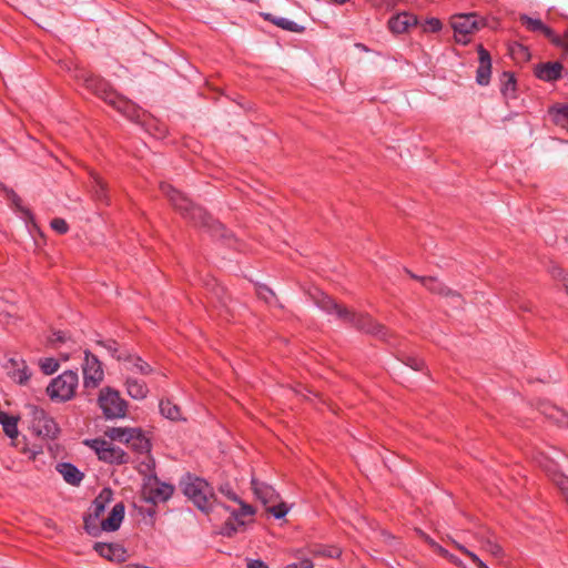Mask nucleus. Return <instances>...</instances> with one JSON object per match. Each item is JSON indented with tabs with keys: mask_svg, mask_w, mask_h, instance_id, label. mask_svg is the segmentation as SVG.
<instances>
[{
	"mask_svg": "<svg viewBox=\"0 0 568 568\" xmlns=\"http://www.w3.org/2000/svg\"><path fill=\"white\" fill-rule=\"evenodd\" d=\"M18 199L17 194H13V201L16 202Z\"/></svg>",
	"mask_w": 568,
	"mask_h": 568,
	"instance_id": "51",
	"label": "nucleus"
},
{
	"mask_svg": "<svg viewBox=\"0 0 568 568\" xmlns=\"http://www.w3.org/2000/svg\"><path fill=\"white\" fill-rule=\"evenodd\" d=\"M251 485L254 494L263 504H272L277 500L278 495L271 485L255 478H252Z\"/></svg>",
	"mask_w": 568,
	"mask_h": 568,
	"instance_id": "23",
	"label": "nucleus"
},
{
	"mask_svg": "<svg viewBox=\"0 0 568 568\" xmlns=\"http://www.w3.org/2000/svg\"><path fill=\"white\" fill-rule=\"evenodd\" d=\"M562 69L558 61L539 63L535 67V75L542 81H556L561 78Z\"/></svg>",
	"mask_w": 568,
	"mask_h": 568,
	"instance_id": "19",
	"label": "nucleus"
},
{
	"mask_svg": "<svg viewBox=\"0 0 568 568\" xmlns=\"http://www.w3.org/2000/svg\"><path fill=\"white\" fill-rule=\"evenodd\" d=\"M265 19L272 21L275 26L282 28L283 30L298 33L304 31V27L298 26L296 22L288 20L286 18H275L272 17V14L266 13Z\"/></svg>",
	"mask_w": 568,
	"mask_h": 568,
	"instance_id": "31",
	"label": "nucleus"
},
{
	"mask_svg": "<svg viewBox=\"0 0 568 568\" xmlns=\"http://www.w3.org/2000/svg\"><path fill=\"white\" fill-rule=\"evenodd\" d=\"M454 546L465 554L478 568H489L475 552L470 551L464 545L453 540Z\"/></svg>",
	"mask_w": 568,
	"mask_h": 568,
	"instance_id": "36",
	"label": "nucleus"
},
{
	"mask_svg": "<svg viewBox=\"0 0 568 568\" xmlns=\"http://www.w3.org/2000/svg\"><path fill=\"white\" fill-rule=\"evenodd\" d=\"M479 67L476 80L480 85H486L490 80L491 62L489 52L483 45L478 47Z\"/></svg>",
	"mask_w": 568,
	"mask_h": 568,
	"instance_id": "22",
	"label": "nucleus"
},
{
	"mask_svg": "<svg viewBox=\"0 0 568 568\" xmlns=\"http://www.w3.org/2000/svg\"><path fill=\"white\" fill-rule=\"evenodd\" d=\"M98 404L106 419L123 418L126 415L128 403L120 393L111 387L100 390Z\"/></svg>",
	"mask_w": 568,
	"mask_h": 568,
	"instance_id": "7",
	"label": "nucleus"
},
{
	"mask_svg": "<svg viewBox=\"0 0 568 568\" xmlns=\"http://www.w3.org/2000/svg\"><path fill=\"white\" fill-rule=\"evenodd\" d=\"M95 551L103 558L111 561H123L125 559V549L118 544L97 542Z\"/></svg>",
	"mask_w": 568,
	"mask_h": 568,
	"instance_id": "21",
	"label": "nucleus"
},
{
	"mask_svg": "<svg viewBox=\"0 0 568 568\" xmlns=\"http://www.w3.org/2000/svg\"><path fill=\"white\" fill-rule=\"evenodd\" d=\"M85 445L94 450L100 460L110 464H123L126 462L125 453L120 447L114 446L111 442L95 438L85 440Z\"/></svg>",
	"mask_w": 568,
	"mask_h": 568,
	"instance_id": "10",
	"label": "nucleus"
},
{
	"mask_svg": "<svg viewBox=\"0 0 568 568\" xmlns=\"http://www.w3.org/2000/svg\"><path fill=\"white\" fill-rule=\"evenodd\" d=\"M454 546L465 554L478 568H489L475 552L470 551L464 545L453 540Z\"/></svg>",
	"mask_w": 568,
	"mask_h": 568,
	"instance_id": "35",
	"label": "nucleus"
},
{
	"mask_svg": "<svg viewBox=\"0 0 568 568\" xmlns=\"http://www.w3.org/2000/svg\"><path fill=\"white\" fill-rule=\"evenodd\" d=\"M562 282H564L566 293L568 294V275L562 276Z\"/></svg>",
	"mask_w": 568,
	"mask_h": 568,
	"instance_id": "50",
	"label": "nucleus"
},
{
	"mask_svg": "<svg viewBox=\"0 0 568 568\" xmlns=\"http://www.w3.org/2000/svg\"><path fill=\"white\" fill-rule=\"evenodd\" d=\"M554 122L568 130V104L552 108L550 110Z\"/></svg>",
	"mask_w": 568,
	"mask_h": 568,
	"instance_id": "32",
	"label": "nucleus"
},
{
	"mask_svg": "<svg viewBox=\"0 0 568 568\" xmlns=\"http://www.w3.org/2000/svg\"><path fill=\"white\" fill-rule=\"evenodd\" d=\"M50 225H51L52 230H54L59 234H64L69 230L68 223L63 219H60V217L53 219L50 222Z\"/></svg>",
	"mask_w": 568,
	"mask_h": 568,
	"instance_id": "40",
	"label": "nucleus"
},
{
	"mask_svg": "<svg viewBox=\"0 0 568 568\" xmlns=\"http://www.w3.org/2000/svg\"><path fill=\"white\" fill-rule=\"evenodd\" d=\"M31 429L43 438H54L59 433L58 425L53 418L43 409L37 407L32 409Z\"/></svg>",
	"mask_w": 568,
	"mask_h": 568,
	"instance_id": "12",
	"label": "nucleus"
},
{
	"mask_svg": "<svg viewBox=\"0 0 568 568\" xmlns=\"http://www.w3.org/2000/svg\"><path fill=\"white\" fill-rule=\"evenodd\" d=\"M412 277L419 280L423 286L426 287L429 292L452 298L455 306L460 305L462 296L458 293L453 292L450 288L446 287L436 277H418L414 274H412Z\"/></svg>",
	"mask_w": 568,
	"mask_h": 568,
	"instance_id": "15",
	"label": "nucleus"
},
{
	"mask_svg": "<svg viewBox=\"0 0 568 568\" xmlns=\"http://www.w3.org/2000/svg\"><path fill=\"white\" fill-rule=\"evenodd\" d=\"M67 341H68L67 334L61 331L54 332L52 335V338H51L52 343H57V342L65 343Z\"/></svg>",
	"mask_w": 568,
	"mask_h": 568,
	"instance_id": "45",
	"label": "nucleus"
},
{
	"mask_svg": "<svg viewBox=\"0 0 568 568\" xmlns=\"http://www.w3.org/2000/svg\"><path fill=\"white\" fill-rule=\"evenodd\" d=\"M315 304L328 314H335L337 318L349 323L361 331L378 336L382 339L388 338V331L372 317L364 314H356L345 307L338 305L333 298L325 293L317 291L313 296Z\"/></svg>",
	"mask_w": 568,
	"mask_h": 568,
	"instance_id": "1",
	"label": "nucleus"
},
{
	"mask_svg": "<svg viewBox=\"0 0 568 568\" xmlns=\"http://www.w3.org/2000/svg\"><path fill=\"white\" fill-rule=\"evenodd\" d=\"M427 541L429 542V545L440 555L443 556L444 558H446L448 561H450L452 564L458 566V567H463L464 568V564L463 561L456 557L455 555L450 554L448 550H446L445 548H443L442 546H439L438 544H436L434 540L427 538Z\"/></svg>",
	"mask_w": 568,
	"mask_h": 568,
	"instance_id": "33",
	"label": "nucleus"
},
{
	"mask_svg": "<svg viewBox=\"0 0 568 568\" xmlns=\"http://www.w3.org/2000/svg\"><path fill=\"white\" fill-rule=\"evenodd\" d=\"M113 493L110 488H103L93 500L90 507L89 516L84 517V528L91 532L92 521L100 518L104 513L105 507L112 501Z\"/></svg>",
	"mask_w": 568,
	"mask_h": 568,
	"instance_id": "14",
	"label": "nucleus"
},
{
	"mask_svg": "<svg viewBox=\"0 0 568 568\" xmlns=\"http://www.w3.org/2000/svg\"><path fill=\"white\" fill-rule=\"evenodd\" d=\"M98 344L104 347L112 357L121 359V355L119 354V345L115 341H98Z\"/></svg>",
	"mask_w": 568,
	"mask_h": 568,
	"instance_id": "38",
	"label": "nucleus"
},
{
	"mask_svg": "<svg viewBox=\"0 0 568 568\" xmlns=\"http://www.w3.org/2000/svg\"><path fill=\"white\" fill-rule=\"evenodd\" d=\"M174 491L170 484L161 481L156 476H148L142 485V497L145 501L158 504L169 500Z\"/></svg>",
	"mask_w": 568,
	"mask_h": 568,
	"instance_id": "9",
	"label": "nucleus"
},
{
	"mask_svg": "<svg viewBox=\"0 0 568 568\" xmlns=\"http://www.w3.org/2000/svg\"><path fill=\"white\" fill-rule=\"evenodd\" d=\"M78 385V373L65 371L50 382L47 387V394L54 402H67L75 395Z\"/></svg>",
	"mask_w": 568,
	"mask_h": 568,
	"instance_id": "6",
	"label": "nucleus"
},
{
	"mask_svg": "<svg viewBox=\"0 0 568 568\" xmlns=\"http://www.w3.org/2000/svg\"><path fill=\"white\" fill-rule=\"evenodd\" d=\"M108 436L112 440H118L130 445L139 453H148L151 449L149 438L142 433L140 428L128 427H113L108 432Z\"/></svg>",
	"mask_w": 568,
	"mask_h": 568,
	"instance_id": "8",
	"label": "nucleus"
},
{
	"mask_svg": "<svg viewBox=\"0 0 568 568\" xmlns=\"http://www.w3.org/2000/svg\"><path fill=\"white\" fill-rule=\"evenodd\" d=\"M552 480L556 486L560 489L568 504V478L562 474H554Z\"/></svg>",
	"mask_w": 568,
	"mask_h": 568,
	"instance_id": "37",
	"label": "nucleus"
},
{
	"mask_svg": "<svg viewBox=\"0 0 568 568\" xmlns=\"http://www.w3.org/2000/svg\"><path fill=\"white\" fill-rule=\"evenodd\" d=\"M240 509H230V507H225L220 505L221 508L230 513V517L227 518L224 527L223 534L226 536H231L233 532H236L239 527H242L246 524V518L252 517L254 515V509L252 506L239 500Z\"/></svg>",
	"mask_w": 568,
	"mask_h": 568,
	"instance_id": "13",
	"label": "nucleus"
},
{
	"mask_svg": "<svg viewBox=\"0 0 568 568\" xmlns=\"http://www.w3.org/2000/svg\"><path fill=\"white\" fill-rule=\"evenodd\" d=\"M75 78L88 90L112 105L124 116L131 120H134L138 116V110L135 105L131 101L116 94L103 79L92 75L87 71H79L75 74Z\"/></svg>",
	"mask_w": 568,
	"mask_h": 568,
	"instance_id": "2",
	"label": "nucleus"
},
{
	"mask_svg": "<svg viewBox=\"0 0 568 568\" xmlns=\"http://www.w3.org/2000/svg\"><path fill=\"white\" fill-rule=\"evenodd\" d=\"M124 385L128 395L135 400H142L149 394V388L145 382L133 376L128 375L125 377Z\"/></svg>",
	"mask_w": 568,
	"mask_h": 568,
	"instance_id": "24",
	"label": "nucleus"
},
{
	"mask_svg": "<svg viewBox=\"0 0 568 568\" xmlns=\"http://www.w3.org/2000/svg\"><path fill=\"white\" fill-rule=\"evenodd\" d=\"M160 187L172 205L180 211L185 219L191 220L195 225L207 227L214 234H219L223 229L222 225L214 221L202 207L194 205L171 184L162 183Z\"/></svg>",
	"mask_w": 568,
	"mask_h": 568,
	"instance_id": "3",
	"label": "nucleus"
},
{
	"mask_svg": "<svg viewBox=\"0 0 568 568\" xmlns=\"http://www.w3.org/2000/svg\"><path fill=\"white\" fill-rule=\"evenodd\" d=\"M184 495L203 513L210 514L220 507L210 484L199 477L187 475L182 481Z\"/></svg>",
	"mask_w": 568,
	"mask_h": 568,
	"instance_id": "4",
	"label": "nucleus"
},
{
	"mask_svg": "<svg viewBox=\"0 0 568 568\" xmlns=\"http://www.w3.org/2000/svg\"><path fill=\"white\" fill-rule=\"evenodd\" d=\"M508 90H511V91H514V90H515V80H514V78H513V77H510V75L508 77V81H507V83L505 84V89H504V91L506 92V91H508Z\"/></svg>",
	"mask_w": 568,
	"mask_h": 568,
	"instance_id": "47",
	"label": "nucleus"
},
{
	"mask_svg": "<svg viewBox=\"0 0 568 568\" xmlns=\"http://www.w3.org/2000/svg\"><path fill=\"white\" fill-rule=\"evenodd\" d=\"M160 412L165 418L171 420H179L182 417L180 407L170 399H162L160 402Z\"/></svg>",
	"mask_w": 568,
	"mask_h": 568,
	"instance_id": "29",
	"label": "nucleus"
},
{
	"mask_svg": "<svg viewBox=\"0 0 568 568\" xmlns=\"http://www.w3.org/2000/svg\"><path fill=\"white\" fill-rule=\"evenodd\" d=\"M91 191L97 201L109 203L106 184L98 173H91Z\"/></svg>",
	"mask_w": 568,
	"mask_h": 568,
	"instance_id": "27",
	"label": "nucleus"
},
{
	"mask_svg": "<svg viewBox=\"0 0 568 568\" xmlns=\"http://www.w3.org/2000/svg\"><path fill=\"white\" fill-rule=\"evenodd\" d=\"M408 361L409 362L407 363V365H409L415 371H419L422 368V366H423V362L419 361V359L409 358Z\"/></svg>",
	"mask_w": 568,
	"mask_h": 568,
	"instance_id": "46",
	"label": "nucleus"
},
{
	"mask_svg": "<svg viewBox=\"0 0 568 568\" xmlns=\"http://www.w3.org/2000/svg\"><path fill=\"white\" fill-rule=\"evenodd\" d=\"M220 491L230 500H233L235 503H239V500H241L235 494V491L229 485L221 486Z\"/></svg>",
	"mask_w": 568,
	"mask_h": 568,
	"instance_id": "43",
	"label": "nucleus"
},
{
	"mask_svg": "<svg viewBox=\"0 0 568 568\" xmlns=\"http://www.w3.org/2000/svg\"><path fill=\"white\" fill-rule=\"evenodd\" d=\"M26 453L29 454V458L34 459L36 456L41 453V450L40 449H31V450H27Z\"/></svg>",
	"mask_w": 568,
	"mask_h": 568,
	"instance_id": "48",
	"label": "nucleus"
},
{
	"mask_svg": "<svg viewBox=\"0 0 568 568\" xmlns=\"http://www.w3.org/2000/svg\"><path fill=\"white\" fill-rule=\"evenodd\" d=\"M39 366L43 374L52 375L59 369V362L53 357H45L39 361Z\"/></svg>",
	"mask_w": 568,
	"mask_h": 568,
	"instance_id": "34",
	"label": "nucleus"
},
{
	"mask_svg": "<svg viewBox=\"0 0 568 568\" xmlns=\"http://www.w3.org/2000/svg\"><path fill=\"white\" fill-rule=\"evenodd\" d=\"M417 22L418 20L415 14L407 11H403L389 19L388 28L394 33H404L410 27H415Z\"/></svg>",
	"mask_w": 568,
	"mask_h": 568,
	"instance_id": "18",
	"label": "nucleus"
},
{
	"mask_svg": "<svg viewBox=\"0 0 568 568\" xmlns=\"http://www.w3.org/2000/svg\"><path fill=\"white\" fill-rule=\"evenodd\" d=\"M443 28V23L437 18H429L426 20V30L432 32H438Z\"/></svg>",
	"mask_w": 568,
	"mask_h": 568,
	"instance_id": "42",
	"label": "nucleus"
},
{
	"mask_svg": "<svg viewBox=\"0 0 568 568\" xmlns=\"http://www.w3.org/2000/svg\"><path fill=\"white\" fill-rule=\"evenodd\" d=\"M519 21L523 26L526 27L527 30L531 32L542 33L547 39H549L552 43L559 44L560 38L554 32L552 29L547 27L540 19H535L528 17L527 14H521L519 17Z\"/></svg>",
	"mask_w": 568,
	"mask_h": 568,
	"instance_id": "16",
	"label": "nucleus"
},
{
	"mask_svg": "<svg viewBox=\"0 0 568 568\" xmlns=\"http://www.w3.org/2000/svg\"><path fill=\"white\" fill-rule=\"evenodd\" d=\"M72 356L71 353H68V352H60V357L62 361L67 362L70 359V357Z\"/></svg>",
	"mask_w": 568,
	"mask_h": 568,
	"instance_id": "49",
	"label": "nucleus"
},
{
	"mask_svg": "<svg viewBox=\"0 0 568 568\" xmlns=\"http://www.w3.org/2000/svg\"><path fill=\"white\" fill-rule=\"evenodd\" d=\"M120 361H122V369L128 374L139 373L142 375H149L153 372L152 367L136 355H128L125 357L121 356Z\"/></svg>",
	"mask_w": 568,
	"mask_h": 568,
	"instance_id": "20",
	"label": "nucleus"
},
{
	"mask_svg": "<svg viewBox=\"0 0 568 568\" xmlns=\"http://www.w3.org/2000/svg\"><path fill=\"white\" fill-rule=\"evenodd\" d=\"M316 555H323L329 558H336L341 555V549L336 547H325L313 551Z\"/></svg>",
	"mask_w": 568,
	"mask_h": 568,
	"instance_id": "41",
	"label": "nucleus"
},
{
	"mask_svg": "<svg viewBox=\"0 0 568 568\" xmlns=\"http://www.w3.org/2000/svg\"><path fill=\"white\" fill-rule=\"evenodd\" d=\"M57 470L70 485L78 486L83 479V474L71 463L58 464Z\"/></svg>",
	"mask_w": 568,
	"mask_h": 568,
	"instance_id": "26",
	"label": "nucleus"
},
{
	"mask_svg": "<svg viewBox=\"0 0 568 568\" xmlns=\"http://www.w3.org/2000/svg\"><path fill=\"white\" fill-rule=\"evenodd\" d=\"M480 542L481 549L486 552L490 554L495 558H501L504 556V550L501 546L490 537H480L478 538Z\"/></svg>",
	"mask_w": 568,
	"mask_h": 568,
	"instance_id": "30",
	"label": "nucleus"
},
{
	"mask_svg": "<svg viewBox=\"0 0 568 568\" xmlns=\"http://www.w3.org/2000/svg\"><path fill=\"white\" fill-rule=\"evenodd\" d=\"M268 513L272 514L275 518H283L288 513V507L284 504H277L268 507Z\"/></svg>",
	"mask_w": 568,
	"mask_h": 568,
	"instance_id": "39",
	"label": "nucleus"
},
{
	"mask_svg": "<svg viewBox=\"0 0 568 568\" xmlns=\"http://www.w3.org/2000/svg\"><path fill=\"white\" fill-rule=\"evenodd\" d=\"M124 518V505L118 503L113 506L108 518L101 521V528L104 531H115L120 528L121 523Z\"/></svg>",
	"mask_w": 568,
	"mask_h": 568,
	"instance_id": "25",
	"label": "nucleus"
},
{
	"mask_svg": "<svg viewBox=\"0 0 568 568\" xmlns=\"http://www.w3.org/2000/svg\"><path fill=\"white\" fill-rule=\"evenodd\" d=\"M246 567L247 568H268V566L261 559H247Z\"/></svg>",
	"mask_w": 568,
	"mask_h": 568,
	"instance_id": "44",
	"label": "nucleus"
},
{
	"mask_svg": "<svg viewBox=\"0 0 568 568\" xmlns=\"http://www.w3.org/2000/svg\"><path fill=\"white\" fill-rule=\"evenodd\" d=\"M485 24V19L480 18L476 12L457 13L450 18L455 40L460 44H467L470 41V36Z\"/></svg>",
	"mask_w": 568,
	"mask_h": 568,
	"instance_id": "5",
	"label": "nucleus"
},
{
	"mask_svg": "<svg viewBox=\"0 0 568 568\" xmlns=\"http://www.w3.org/2000/svg\"><path fill=\"white\" fill-rule=\"evenodd\" d=\"M82 374L85 388H97L104 379L102 363L89 351L84 352Z\"/></svg>",
	"mask_w": 568,
	"mask_h": 568,
	"instance_id": "11",
	"label": "nucleus"
},
{
	"mask_svg": "<svg viewBox=\"0 0 568 568\" xmlns=\"http://www.w3.org/2000/svg\"><path fill=\"white\" fill-rule=\"evenodd\" d=\"M0 425L2 426V429L8 437L11 439L17 438L19 434L17 417L0 412Z\"/></svg>",
	"mask_w": 568,
	"mask_h": 568,
	"instance_id": "28",
	"label": "nucleus"
},
{
	"mask_svg": "<svg viewBox=\"0 0 568 568\" xmlns=\"http://www.w3.org/2000/svg\"><path fill=\"white\" fill-rule=\"evenodd\" d=\"M8 374L13 382L20 385H26L31 377V371L22 358H11L9 361Z\"/></svg>",
	"mask_w": 568,
	"mask_h": 568,
	"instance_id": "17",
	"label": "nucleus"
}]
</instances>
